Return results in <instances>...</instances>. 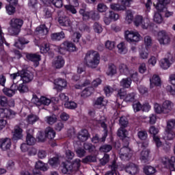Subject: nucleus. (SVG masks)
I'll return each mask as SVG.
<instances>
[{
	"mask_svg": "<svg viewBox=\"0 0 175 175\" xmlns=\"http://www.w3.org/2000/svg\"><path fill=\"white\" fill-rule=\"evenodd\" d=\"M84 61L88 68L95 69L100 62V56L99 53L95 51H88L85 54Z\"/></svg>",
	"mask_w": 175,
	"mask_h": 175,
	"instance_id": "1",
	"label": "nucleus"
},
{
	"mask_svg": "<svg viewBox=\"0 0 175 175\" xmlns=\"http://www.w3.org/2000/svg\"><path fill=\"white\" fill-rule=\"evenodd\" d=\"M24 24V21L18 18H12L10 21V27L8 28V32L12 36L18 35L21 31V27Z\"/></svg>",
	"mask_w": 175,
	"mask_h": 175,
	"instance_id": "2",
	"label": "nucleus"
},
{
	"mask_svg": "<svg viewBox=\"0 0 175 175\" xmlns=\"http://www.w3.org/2000/svg\"><path fill=\"white\" fill-rule=\"evenodd\" d=\"M174 106V104L172 101L167 100L163 103L162 105L155 103L154 104V109L157 114H167L173 110Z\"/></svg>",
	"mask_w": 175,
	"mask_h": 175,
	"instance_id": "3",
	"label": "nucleus"
},
{
	"mask_svg": "<svg viewBox=\"0 0 175 175\" xmlns=\"http://www.w3.org/2000/svg\"><path fill=\"white\" fill-rule=\"evenodd\" d=\"M81 161L79 159H76L72 163L69 161L64 163L62 172L64 174H70L72 172L79 170L80 166H81Z\"/></svg>",
	"mask_w": 175,
	"mask_h": 175,
	"instance_id": "4",
	"label": "nucleus"
},
{
	"mask_svg": "<svg viewBox=\"0 0 175 175\" xmlns=\"http://www.w3.org/2000/svg\"><path fill=\"white\" fill-rule=\"evenodd\" d=\"M106 118L105 116H102L100 118V120L98 121V124H100V125L104 129V135L100 139L99 136L98 135H96L94 137H92V143L96 144V143H103L106 142V137H107V125L106 124Z\"/></svg>",
	"mask_w": 175,
	"mask_h": 175,
	"instance_id": "5",
	"label": "nucleus"
},
{
	"mask_svg": "<svg viewBox=\"0 0 175 175\" xmlns=\"http://www.w3.org/2000/svg\"><path fill=\"white\" fill-rule=\"evenodd\" d=\"M125 39L128 43H138L142 39V36L139 32L135 31H126Z\"/></svg>",
	"mask_w": 175,
	"mask_h": 175,
	"instance_id": "6",
	"label": "nucleus"
},
{
	"mask_svg": "<svg viewBox=\"0 0 175 175\" xmlns=\"http://www.w3.org/2000/svg\"><path fill=\"white\" fill-rule=\"evenodd\" d=\"M79 14L82 16L83 20H96L95 17V12L87 10V5L82 4L81 8L79 10Z\"/></svg>",
	"mask_w": 175,
	"mask_h": 175,
	"instance_id": "7",
	"label": "nucleus"
},
{
	"mask_svg": "<svg viewBox=\"0 0 175 175\" xmlns=\"http://www.w3.org/2000/svg\"><path fill=\"white\" fill-rule=\"evenodd\" d=\"M134 24L136 27H141L143 29H147L150 25V19L143 18L142 15H137L134 19Z\"/></svg>",
	"mask_w": 175,
	"mask_h": 175,
	"instance_id": "8",
	"label": "nucleus"
},
{
	"mask_svg": "<svg viewBox=\"0 0 175 175\" xmlns=\"http://www.w3.org/2000/svg\"><path fill=\"white\" fill-rule=\"evenodd\" d=\"M70 51V53H73L74 51H77V48L76 45L72 42L69 41H65L62 44H60V49L59 51L60 54H64V51Z\"/></svg>",
	"mask_w": 175,
	"mask_h": 175,
	"instance_id": "9",
	"label": "nucleus"
},
{
	"mask_svg": "<svg viewBox=\"0 0 175 175\" xmlns=\"http://www.w3.org/2000/svg\"><path fill=\"white\" fill-rule=\"evenodd\" d=\"M148 132L149 133H150V135H152L153 140L157 147H161L162 146V142H161V139L159 138V137L157 135H158V133H159V130L155 126H152L149 128Z\"/></svg>",
	"mask_w": 175,
	"mask_h": 175,
	"instance_id": "10",
	"label": "nucleus"
},
{
	"mask_svg": "<svg viewBox=\"0 0 175 175\" xmlns=\"http://www.w3.org/2000/svg\"><path fill=\"white\" fill-rule=\"evenodd\" d=\"M119 154L122 161H129L132 157V150L126 146L122 148Z\"/></svg>",
	"mask_w": 175,
	"mask_h": 175,
	"instance_id": "11",
	"label": "nucleus"
},
{
	"mask_svg": "<svg viewBox=\"0 0 175 175\" xmlns=\"http://www.w3.org/2000/svg\"><path fill=\"white\" fill-rule=\"evenodd\" d=\"M157 40L160 44H169L170 43V37L165 31L159 32Z\"/></svg>",
	"mask_w": 175,
	"mask_h": 175,
	"instance_id": "12",
	"label": "nucleus"
},
{
	"mask_svg": "<svg viewBox=\"0 0 175 175\" xmlns=\"http://www.w3.org/2000/svg\"><path fill=\"white\" fill-rule=\"evenodd\" d=\"M173 59V55L168 53V57H165L160 61V66L162 69H169L172 65V61Z\"/></svg>",
	"mask_w": 175,
	"mask_h": 175,
	"instance_id": "13",
	"label": "nucleus"
},
{
	"mask_svg": "<svg viewBox=\"0 0 175 175\" xmlns=\"http://www.w3.org/2000/svg\"><path fill=\"white\" fill-rule=\"evenodd\" d=\"M124 169L125 172L129 174L135 175L139 173V166L133 163L127 164L125 166Z\"/></svg>",
	"mask_w": 175,
	"mask_h": 175,
	"instance_id": "14",
	"label": "nucleus"
},
{
	"mask_svg": "<svg viewBox=\"0 0 175 175\" xmlns=\"http://www.w3.org/2000/svg\"><path fill=\"white\" fill-rule=\"evenodd\" d=\"M21 80L23 81V82L27 83L32 81L33 80V74L31 72L25 71V70H21Z\"/></svg>",
	"mask_w": 175,
	"mask_h": 175,
	"instance_id": "15",
	"label": "nucleus"
},
{
	"mask_svg": "<svg viewBox=\"0 0 175 175\" xmlns=\"http://www.w3.org/2000/svg\"><path fill=\"white\" fill-rule=\"evenodd\" d=\"M16 116V113L12 109L0 108L1 118H13Z\"/></svg>",
	"mask_w": 175,
	"mask_h": 175,
	"instance_id": "16",
	"label": "nucleus"
},
{
	"mask_svg": "<svg viewBox=\"0 0 175 175\" xmlns=\"http://www.w3.org/2000/svg\"><path fill=\"white\" fill-rule=\"evenodd\" d=\"M13 84L16 92L18 91L20 94H25V92H28V91H29L28 85H27V83L24 82L19 84L14 83Z\"/></svg>",
	"mask_w": 175,
	"mask_h": 175,
	"instance_id": "17",
	"label": "nucleus"
},
{
	"mask_svg": "<svg viewBox=\"0 0 175 175\" xmlns=\"http://www.w3.org/2000/svg\"><path fill=\"white\" fill-rule=\"evenodd\" d=\"M26 58L31 62H34L35 66H38L39 65V61H40V55L37 53H27Z\"/></svg>",
	"mask_w": 175,
	"mask_h": 175,
	"instance_id": "18",
	"label": "nucleus"
},
{
	"mask_svg": "<svg viewBox=\"0 0 175 175\" xmlns=\"http://www.w3.org/2000/svg\"><path fill=\"white\" fill-rule=\"evenodd\" d=\"M64 65H65V60L62 56H57L53 62V66L55 69H61L64 67Z\"/></svg>",
	"mask_w": 175,
	"mask_h": 175,
	"instance_id": "19",
	"label": "nucleus"
},
{
	"mask_svg": "<svg viewBox=\"0 0 175 175\" xmlns=\"http://www.w3.org/2000/svg\"><path fill=\"white\" fill-rule=\"evenodd\" d=\"M90 137V133L87 129H83L77 134V139L79 142H87Z\"/></svg>",
	"mask_w": 175,
	"mask_h": 175,
	"instance_id": "20",
	"label": "nucleus"
},
{
	"mask_svg": "<svg viewBox=\"0 0 175 175\" xmlns=\"http://www.w3.org/2000/svg\"><path fill=\"white\" fill-rule=\"evenodd\" d=\"M36 32L40 36H46L49 33V28L46 27V25H41L36 27Z\"/></svg>",
	"mask_w": 175,
	"mask_h": 175,
	"instance_id": "21",
	"label": "nucleus"
},
{
	"mask_svg": "<svg viewBox=\"0 0 175 175\" xmlns=\"http://www.w3.org/2000/svg\"><path fill=\"white\" fill-rule=\"evenodd\" d=\"M118 70L121 75H124L125 76H129L132 70L129 69V66H128V65L124 63H122L119 65Z\"/></svg>",
	"mask_w": 175,
	"mask_h": 175,
	"instance_id": "22",
	"label": "nucleus"
},
{
	"mask_svg": "<svg viewBox=\"0 0 175 175\" xmlns=\"http://www.w3.org/2000/svg\"><path fill=\"white\" fill-rule=\"evenodd\" d=\"M1 145L0 147L3 151H6V150H9L12 146V141L9 138L2 139L0 141Z\"/></svg>",
	"mask_w": 175,
	"mask_h": 175,
	"instance_id": "23",
	"label": "nucleus"
},
{
	"mask_svg": "<svg viewBox=\"0 0 175 175\" xmlns=\"http://www.w3.org/2000/svg\"><path fill=\"white\" fill-rule=\"evenodd\" d=\"M55 88L56 90H58L59 91H61L62 88H65L67 85L66 81L65 79H62L61 78L56 79L54 81Z\"/></svg>",
	"mask_w": 175,
	"mask_h": 175,
	"instance_id": "24",
	"label": "nucleus"
},
{
	"mask_svg": "<svg viewBox=\"0 0 175 175\" xmlns=\"http://www.w3.org/2000/svg\"><path fill=\"white\" fill-rule=\"evenodd\" d=\"M58 22L62 27H72V21L68 16H60Z\"/></svg>",
	"mask_w": 175,
	"mask_h": 175,
	"instance_id": "25",
	"label": "nucleus"
},
{
	"mask_svg": "<svg viewBox=\"0 0 175 175\" xmlns=\"http://www.w3.org/2000/svg\"><path fill=\"white\" fill-rule=\"evenodd\" d=\"M150 88H154V87L161 86V78L158 75H153L151 79H150Z\"/></svg>",
	"mask_w": 175,
	"mask_h": 175,
	"instance_id": "26",
	"label": "nucleus"
},
{
	"mask_svg": "<svg viewBox=\"0 0 175 175\" xmlns=\"http://www.w3.org/2000/svg\"><path fill=\"white\" fill-rule=\"evenodd\" d=\"M14 85L12 84L10 88H4L3 90V92L6 96H9L10 98H12L14 94H16V88H14Z\"/></svg>",
	"mask_w": 175,
	"mask_h": 175,
	"instance_id": "27",
	"label": "nucleus"
},
{
	"mask_svg": "<svg viewBox=\"0 0 175 175\" xmlns=\"http://www.w3.org/2000/svg\"><path fill=\"white\" fill-rule=\"evenodd\" d=\"M120 87L122 88H131V85L132 84V79L130 77L122 79L120 82Z\"/></svg>",
	"mask_w": 175,
	"mask_h": 175,
	"instance_id": "28",
	"label": "nucleus"
},
{
	"mask_svg": "<svg viewBox=\"0 0 175 175\" xmlns=\"http://www.w3.org/2000/svg\"><path fill=\"white\" fill-rule=\"evenodd\" d=\"M51 38L52 40H62V39H65V33L64 31L53 33L51 35Z\"/></svg>",
	"mask_w": 175,
	"mask_h": 175,
	"instance_id": "29",
	"label": "nucleus"
},
{
	"mask_svg": "<svg viewBox=\"0 0 175 175\" xmlns=\"http://www.w3.org/2000/svg\"><path fill=\"white\" fill-rule=\"evenodd\" d=\"M45 137H47V139H50L51 140L54 139V137H55V131L54 129L51 127H47L45 129Z\"/></svg>",
	"mask_w": 175,
	"mask_h": 175,
	"instance_id": "30",
	"label": "nucleus"
},
{
	"mask_svg": "<svg viewBox=\"0 0 175 175\" xmlns=\"http://www.w3.org/2000/svg\"><path fill=\"white\" fill-rule=\"evenodd\" d=\"M109 167L111 168V171L107 172L105 175H116V173H117V169L118 168V165H117L116 160L112 161L111 165H109Z\"/></svg>",
	"mask_w": 175,
	"mask_h": 175,
	"instance_id": "31",
	"label": "nucleus"
},
{
	"mask_svg": "<svg viewBox=\"0 0 175 175\" xmlns=\"http://www.w3.org/2000/svg\"><path fill=\"white\" fill-rule=\"evenodd\" d=\"M94 92V88L89 87L85 88L81 92V96L82 98H88V96H91L92 93Z\"/></svg>",
	"mask_w": 175,
	"mask_h": 175,
	"instance_id": "32",
	"label": "nucleus"
},
{
	"mask_svg": "<svg viewBox=\"0 0 175 175\" xmlns=\"http://www.w3.org/2000/svg\"><path fill=\"white\" fill-rule=\"evenodd\" d=\"M14 139H21L23 137V129L18 126H16L14 129Z\"/></svg>",
	"mask_w": 175,
	"mask_h": 175,
	"instance_id": "33",
	"label": "nucleus"
},
{
	"mask_svg": "<svg viewBox=\"0 0 175 175\" xmlns=\"http://www.w3.org/2000/svg\"><path fill=\"white\" fill-rule=\"evenodd\" d=\"M175 137V133L173 130L165 129L164 139L165 140H173Z\"/></svg>",
	"mask_w": 175,
	"mask_h": 175,
	"instance_id": "34",
	"label": "nucleus"
},
{
	"mask_svg": "<svg viewBox=\"0 0 175 175\" xmlns=\"http://www.w3.org/2000/svg\"><path fill=\"white\" fill-rule=\"evenodd\" d=\"M118 52L120 54H126L128 52V49L126 48V45L125 42H120L117 46Z\"/></svg>",
	"mask_w": 175,
	"mask_h": 175,
	"instance_id": "35",
	"label": "nucleus"
},
{
	"mask_svg": "<svg viewBox=\"0 0 175 175\" xmlns=\"http://www.w3.org/2000/svg\"><path fill=\"white\" fill-rule=\"evenodd\" d=\"M160 13H163L164 17H166L167 18L169 17H172L173 16L174 12H170L167 10V8L165 7H162L161 10H157Z\"/></svg>",
	"mask_w": 175,
	"mask_h": 175,
	"instance_id": "36",
	"label": "nucleus"
},
{
	"mask_svg": "<svg viewBox=\"0 0 175 175\" xmlns=\"http://www.w3.org/2000/svg\"><path fill=\"white\" fill-rule=\"evenodd\" d=\"M157 172V170L151 165H146L144 167V172L146 175L154 174Z\"/></svg>",
	"mask_w": 175,
	"mask_h": 175,
	"instance_id": "37",
	"label": "nucleus"
},
{
	"mask_svg": "<svg viewBox=\"0 0 175 175\" xmlns=\"http://www.w3.org/2000/svg\"><path fill=\"white\" fill-rule=\"evenodd\" d=\"M110 8L112 10H115L116 12H120L121 10H125V6L120 5L118 3H111L110 5Z\"/></svg>",
	"mask_w": 175,
	"mask_h": 175,
	"instance_id": "38",
	"label": "nucleus"
},
{
	"mask_svg": "<svg viewBox=\"0 0 175 175\" xmlns=\"http://www.w3.org/2000/svg\"><path fill=\"white\" fill-rule=\"evenodd\" d=\"M36 169H38L40 170H42L43 172H46L47 170V164H44L42 161H38L36 163L35 165Z\"/></svg>",
	"mask_w": 175,
	"mask_h": 175,
	"instance_id": "39",
	"label": "nucleus"
},
{
	"mask_svg": "<svg viewBox=\"0 0 175 175\" xmlns=\"http://www.w3.org/2000/svg\"><path fill=\"white\" fill-rule=\"evenodd\" d=\"M158 3L156 6V9L161 10L162 8H165L166 5H169L170 3V0H157Z\"/></svg>",
	"mask_w": 175,
	"mask_h": 175,
	"instance_id": "40",
	"label": "nucleus"
},
{
	"mask_svg": "<svg viewBox=\"0 0 175 175\" xmlns=\"http://www.w3.org/2000/svg\"><path fill=\"white\" fill-rule=\"evenodd\" d=\"M150 157V150L148 149H144L141 152V157L140 159L141 161H144V162H146L147 159H148V157Z\"/></svg>",
	"mask_w": 175,
	"mask_h": 175,
	"instance_id": "41",
	"label": "nucleus"
},
{
	"mask_svg": "<svg viewBox=\"0 0 175 175\" xmlns=\"http://www.w3.org/2000/svg\"><path fill=\"white\" fill-rule=\"evenodd\" d=\"M38 120H39V117H38V116L30 114L27 118V122H28V124H35V122H36V121H38Z\"/></svg>",
	"mask_w": 175,
	"mask_h": 175,
	"instance_id": "42",
	"label": "nucleus"
},
{
	"mask_svg": "<svg viewBox=\"0 0 175 175\" xmlns=\"http://www.w3.org/2000/svg\"><path fill=\"white\" fill-rule=\"evenodd\" d=\"M45 121L49 125H53V124H55V122H57V116L55 115H52L51 116H46L45 118Z\"/></svg>",
	"mask_w": 175,
	"mask_h": 175,
	"instance_id": "43",
	"label": "nucleus"
},
{
	"mask_svg": "<svg viewBox=\"0 0 175 175\" xmlns=\"http://www.w3.org/2000/svg\"><path fill=\"white\" fill-rule=\"evenodd\" d=\"M5 10L6 13H8L9 16H12V14L16 13V7L9 4L5 6Z\"/></svg>",
	"mask_w": 175,
	"mask_h": 175,
	"instance_id": "44",
	"label": "nucleus"
},
{
	"mask_svg": "<svg viewBox=\"0 0 175 175\" xmlns=\"http://www.w3.org/2000/svg\"><path fill=\"white\" fill-rule=\"evenodd\" d=\"M26 142L28 146H33V144L36 143V139L35 137H33V136H32V135L27 133Z\"/></svg>",
	"mask_w": 175,
	"mask_h": 175,
	"instance_id": "45",
	"label": "nucleus"
},
{
	"mask_svg": "<svg viewBox=\"0 0 175 175\" xmlns=\"http://www.w3.org/2000/svg\"><path fill=\"white\" fill-rule=\"evenodd\" d=\"M118 136L122 139L126 137V136H128V131H126L125 128L120 127L118 131Z\"/></svg>",
	"mask_w": 175,
	"mask_h": 175,
	"instance_id": "46",
	"label": "nucleus"
},
{
	"mask_svg": "<svg viewBox=\"0 0 175 175\" xmlns=\"http://www.w3.org/2000/svg\"><path fill=\"white\" fill-rule=\"evenodd\" d=\"M116 73H117V68L113 64L109 66L107 75L108 76H113L116 75Z\"/></svg>",
	"mask_w": 175,
	"mask_h": 175,
	"instance_id": "47",
	"label": "nucleus"
},
{
	"mask_svg": "<svg viewBox=\"0 0 175 175\" xmlns=\"http://www.w3.org/2000/svg\"><path fill=\"white\" fill-rule=\"evenodd\" d=\"M175 129V120L170 119L167 122L166 129L168 131H173Z\"/></svg>",
	"mask_w": 175,
	"mask_h": 175,
	"instance_id": "48",
	"label": "nucleus"
},
{
	"mask_svg": "<svg viewBox=\"0 0 175 175\" xmlns=\"http://www.w3.org/2000/svg\"><path fill=\"white\" fill-rule=\"evenodd\" d=\"M107 104V101L105 100L103 96L98 97L95 101V105L97 106H106Z\"/></svg>",
	"mask_w": 175,
	"mask_h": 175,
	"instance_id": "49",
	"label": "nucleus"
},
{
	"mask_svg": "<svg viewBox=\"0 0 175 175\" xmlns=\"http://www.w3.org/2000/svg\"><path fill=\"white\" fill-rule=\"evenodd\" d=\"M153 20L154 23H157V24L163 23V18H162V15L159 12L154 14Z\"/></svg>",
	"mask_w": 175,
	"mask_h": 175,
	"instance_id": "50",
	"label": "nucleus"
},
{
	"mask_svg": "<svg viewBox=\"0 0 175 175\" xmlns=\"http://www.w3.org/2000/svg\"><path fill=\"white\" fill-rule=\"evenodd\" d=\"M126 21L129 23L131 24L132 21H133V12L131 10H127L126 12Z\"/></svg>",
	"mask_w": 175,
	"mask_h": 175,
	"instance_id": "51",
	"label": "nucleus"
},
{
	"mask_svg": "<svg viewBox=\"0 0 175 175\" xmlns=\"http://www.w3.org/2000/svg\"><path fill=\"white\" fill-rule=\"evenodd\" d=\"M137 137L140 140H147V137H148V134H147V131H139L137 133Z\"/></svg>",
	"mask_w": 175,
	"mask_h": 175,
	"instance_id": "52",
	"label": "nucleus"
},
{
	"mask_svg": "<svg viewBox=\"0 0 175 175\" xmlns=\"http://www.w3.org/2000/svg\"><path fill=\"white\" fill-rule=\"evenodd\" d=\"M64 107L66 109H70L73 110L77 107V104L73 101H67L64 103Z\"/></svg>",
	"mask_w": 175,
	"mask_h": 175,
	"instance_id": "53",
	"label": "nucleus"
},
{
	"mask_svg": "<svg viewBox=\"0 0 175 175\" xmlns=\"http://www.w3.org/2000/svg\"><path fill=\"white\" fill-rule=\"evenodd\" d=\"M93 29L96 33H102L103 31V27H102V25L96 22L94 23L93 25Z\"/></svg>",
	"mask_w": 175,
	"mask_h": 175,
	"instance_id": "54",
	"label": "nucleus"
},
{
	"mask_svg": "<svg viewBox=\"0 0 175 175\" xmlns=\"http://www.w3.org/2000/svg\"><path fill=\"white\" fill-rule=\"evenodd\" d=\"M139 57L142 59H147L148 58V49L145 48L139 52Z\"/></svg>",
	"mask_w": 175,
	"mask_h": 175,
	"instance_id": "55",
	"label": "nucleus"
},
{
	"mask_svg": "<svg viewBox=\"0 0 175 175\" xmlns=\"http://www.w3.org/2000/svg\"><path fill=\"white\" fill-rule=\"evenodd\" d=\"M40 50L42 54H44L49 52V51L50 50V46H49V44L45 42L40 45Z\"/></svg>",
	"mask_w": 175,
	"mask_h": 175,
	"instance_id": "56",
	"label": "nucleus"
},
{
	"mask_svg": "<svg viewBox=\"0 0 175 175\" xmlns=\"http://www.w3.org/2000/svg\"><path fill=\"white\" fill-rule=\"evenodd\" d=\"M144 44L146 46V49H148L150 46H152V39L149 36H146L144 37Z\"/></svg>",
	"mask_w": 175,
	"mask_h": 175,
	"instance_id": "57",
	"label": "nucleus"
},
{
	"mask_svg": "<svg viewBox=\"0 0 175 175\" xmlns=\"http://www.w3.org/2000/svg\"><path fill=\"white\" fill-rule=\"evenodd\" d=\"M49 163L51 166H57V165L59 164V159L58 157H55L49 159Z\"/></svg>",
	"mask_w": 175,
	"mask_h": 175,
	"instance_id": "58",
	"label": "nucleus"
},
{
	"mask_svg": "<svg viewBox=\"0 0 175 175\" xmlns=\"http://www.w3.org/2000/svg\"><path fill=\"white\" fill-rule=\"evenodd\" d=\"M51 3H52L55 8H57L58 9L64 6L62 0H51Z\"/></svg>",
	"mask_w": 175,
	"mask_h": 175,
	"instance_id": "59",
	"label": "nucleus"
},
{
	"mask_svg": "<svg viewBox=\"0 0 175 175\" xmlns=\"http://www.w3.org/2000/svg\"><path fill=\"white\" fill-rule=\"evenodd\" d=\"M109 18L111 19L112 21H117V20L120 18V15L113 11H109Z\"/></svg>",
	"mask_w": 175,
	"mask_h": 175,
	"instance_id": "60",
	"label": "nucleus"
},
{
	"mask_svg": "<svg viewBox=\"0 0 175 175\" xmlns=\"http://www.w3.org/2000/svg\"><path fill=\"white\" fill-rule=\"evenodd\" d=\"M96 158L94 156H87L85 158L82 159L83 163H88L89 162H95Z\"/></svg>",
	"mask_w": 175,
	"mask_h": 175,
	"instance_id": "61",
	"label": "nucleus"
},
{
	"mask_svg": "<svg viewBox=\"0 0 175 175\" xmlns=\"http://www.w3.org/2000/svg\"><path fill=\"white\" fill-rule=\"evenodd\" d=\"M109 161H110V156L107 154H105L104 157L100 159V163L103 166H105V165H106Z\"/></svg>",
	"mask_w": 175,
	"mask_h": 175,
	"instance_id": "62",
	"label": "nucleus"
},
{
	"mask_svg": "<svg viewBox=\"0 0 175 175\" xmlns=\"http://www.w3.org/2000/svg\"><path fill=\"white\" fill-rule=\"evenodd\" d=\"M105 47L107 50H113L116 47V43L113 41L107 40L105 42Z\"/></svg>",
	"mask_w": 175,
	"mask_h": 175,
	"instance_id": "63",
	"label": "nucleus"
},
{
	"mask_svg": "<svg viewBox=\"0 0 175 175\" xmlns=\"http://www.w3.org/2000/svg\"><path fill=\"white\" fill-rule=\"evenodd\" d=\"M65 9H66L68 12H70L72 14H76L77 13V10L72 5H64Z\"/></svg>",
	"mask_w": 175,
	"mask_h": 175,
	"instance_id": "64",
	"label": "nucleus"
}]
</instances>
